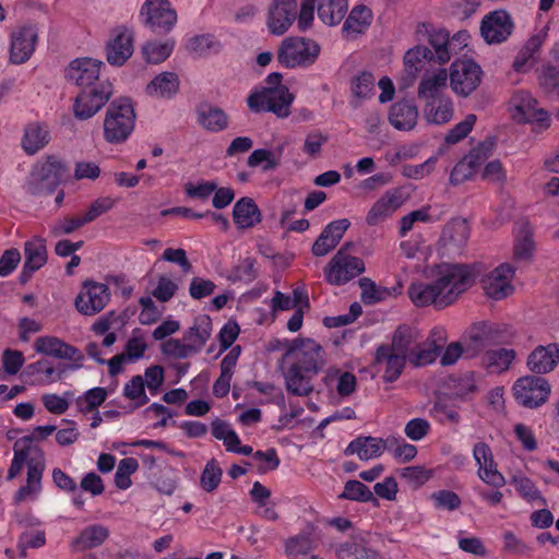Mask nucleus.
Masks as SVG:
<instances>
[{
  "instance_id": "nucleus-1",
  "label": "nucleus",
  "mask_w": 559,
  "mask_h": 559,
  "mask_svg": "<svg viewBox=\"0 0 559 559\" xmlns=\"http://www.w3.org/2000/svg\"><path fill=\"white\" fill-rule=\"evenodd\" d=\"M483 272L481 264L442 263L435 271V278L429 283H413L408 296L417 307L433 305L442 309L452 305L467 290Z\"/></svg>"
},
{
  "instance_id": "nucleus-2",
  "label": "nucleus",
  "mask_w": 559,
  "mask_h": 559,
  "mask_svg": "<svg viewBox=\"0 0 559 559\" xmlns=\"http://www.w3.org/2000/svg\"><path fill=\"white\" fill-rule=\"evenodd\" d=\"M285 360L292 364L284 374L286 390L296 396H307L313 391L312 378L325 365L322 346L312 338H295L285 342Z\"/></svg>"
},
{
  "instance_id": "nucleus-3",
  "label": "nucleus",
  "mask_w": 559,
  "mask_h": 559,
  "mask_svg": "<svg viewBox=\"0 0 559 559\" xmlns=\"http://www.w3.org/2000/svg\"><path fill=\"white\" fill-rule=\"evenodd\" d=\"M135 111L129 98L111 102L104 119V139L110 144L126 142L134 130Z\"/></svg>"
},
{
  "instance_id": "nucleus-4",
  "label": "nucleus",
  "mask_w": 559,
  "mask_h": 559,
  "mask_svg": "<svg viewBox=\"0 0 559 559\" xmlns=\"http://www.w3.org/2000/svg\"><path fill=\"white\" fill-rule=\"evenodd\" d=\"M294 99L287 86L261 87L251 91L247 97V106L254 114L267 111L278 118H287Z\"/></svg>"
},
{
  "instance_id": "nucleus-5",
  "label": "nucleus",
  "mask_w": 559,
  "mask_h": 559,
  "mask_svg": "<svg viewBox=\"0 0 559 559\" xmlns=\"http://www.w3.org/2000/svg\"><path fill=\"white\" fill-rule=\"evenodd\" d=\"M320 51V45L311 38L287 37L278 48L277 61L288 69L306 68L317 61Z\"/></svg>"
},
{
  "instance_id": "nucleus-6",
  "label": "nucleus",
  "mask_w": 559,
  "mask_h": 559,
  "mask_svg": "<svg viewBox=\"0 0 559 559\" xmlns=\"http://www.w3.org/2000/svg\"><path fill=\"white\" fill-rule=\"evenodd\" d=\"M461 338L465 345V358L471 359L484 355L490 346L498 345L502 333L492 322L477 321L464 331Z\"/></svg>"
},
{
  "instance_id": "nucleus-7",
  "label": "nucleus",
  "mask_w": 559,
  "mask_h": 559,
  "mask_svg": "<svg viewBox=\"0 0 559 559\" xmlns=\"http://www.w3.org/2000/svg\"><path fill=\"white\" fill-rule=\"evenodd\" d=\"M140 19L151 32L166 35L177 23V12L169 0H145L140 9Z\"/></svg>"
},
{
  "instance_id": "nucleus-8",
  "label": "nucleus",
  "mask_w": 559,
  "mask_h": 559,
  "mask_svg": "<svg viewBox=\"0 0 559 559\" xmlns=\"http://www.w3.org/2000/svg\"><path fill=\"white\" fill-rule=\"evenodd\" d=\"M112 92V84L108 80L82 88L73 103L75 118L87 120L95 116L109 100Z\"/></svg>"
},
{
  "instance_id": "nucleus-9",
  "label": "nucleus",
  "mask_w": 559,
  "mask_h": 559,
  "mask_svg": "<svg viewBox=\"0 0 559 559\" xmlns=\"http://www.w3.org/2000/svg\"><path fill=\"white\" fill-rule=\"evenodd\" d=\"M483 74L480 66L474 60L457 59L450 67V86L456 95L467 97L480 85Z\"/></svg>"
},
{
  "instance_id": "nucleus-10",
  "label": "nucleus",
  "mask_w": 559,
  "mask_h": 559,
  "mask_svg": "<svg viewBox=\"0 0 559 559\" xmlns=\"http://www.w3.org/2000/svg\"><path fill=\"white\" fill-rule=\"evenodd\" d=\"M365 271L364 261L342 247L324 269L326 281L336 286L348 283Z\"/></svg>"
},
{
  "instance_id": "nucleus-11",
  "label": "nucleus",
  "mask_w": 559,
  "mask_h": 559,
  "mask_svg": "<svg viewBox=\"0 0 559 559\" xmlns=\"http://www.w3.org/2000/svg\"><path fill=\"white\" fill-rule=\"evenodd\" d=\"M63 173V163L49 156L44 164L32 171L27 181V191L33 195L52 193L61 182Z\"/></svg>"
},
{
  "instance_id": "nucleus-12",
  "label": "nucleus",
  "mask_w": 559,
  "mask_h": 559,
  "mask_svg": "<svg viewBox=\"0 0 559 559\" xmlns=\"http://www.w3.org/2000/svg\"><path fill=\"white\" fill-rule=\"evenodd\" d=\"M550 391L548 380L534 374L518 379L513 385L516 402L527 408H537L545 404Z\"/></svg>"
},
{
  "instance_id": "nucleus-13",
  "label": "nucleus",
  "mask_w": 559,
  "mask_h": 559,
  "mask_svg": "<svg viewBox=\"0 0 559 559\" xmlns=\"http://www.w3.org/2000/svg\"><path fill=\"white\" fill-rule=\"evenodd\" d=\"M133 44L134 33L130 27H115L105 47L107 62L114 67H122L133 53Z\"/></svg>"
},
{
  "instance_id": "nucleus-14",
  "label": "nucleus",
  "mask_w": 559,
  "mask_h": 559,
  "mask_svg": "<svg viewBox=\"0 0 559 559\" xmlns=\"http://www.w3.org/2000/svg\"><path fill=\"white\" fill-rule=\"evenodd\" d=\"M38 40V29L33 24L17 26L10 36L9 60L13 64H22L31 59Z\"/></svg>"
},
{
  "instance_id": "nucleus-15",
  "label": "nucleus",
  "mask_w": 559,
  "mask_h": 559,
  "mask_svg": "<svg viewBox=\"0 0 559 559\" xmlns=\"http://www.w3.org/2000/svg\"><path fill=\"white\" fill-rule=\"evenodd\" d=\"M514 22L507 10L499 9L486 14L480 23V34L489 44L504 43L513 33Z\"/></svg>"
},
{
  "instance_id": "nucleus-16",
  "label": "nucleus",
  "mask_w": 559,
  "mask_h": 559,
  "mask_svg": "<svg viewBox=\"0 0 559 559\" xmlns=\"http://www.w3.org/2000/svg\"><path fill=\"white\" fill-rule=\"evenodd\" d=\"M515 269L510 263H501L481 278L486 296L501 300L514 292L512 280Z\"/></svg>"
},
{
  "instance_id": "nucleus-17",
  "label": "nucleus",
  "mask_w": 559,
  "mask_h": 559,
  "mask_svg": "<svg viewBox=\"0 0 559 559\" xmlns=\"http://www.w3.org/2000/svg\"><path fill=\"white\" fill-rule=\"evenodd\" d=\"M109 297L108 287L105 284L87 281L75 298V307L84 316H94L106 307Z\"/></svg>"
},
{
  "instance_id": "nucleus-18",
  "label": "nucleus",
  "mask_w": 559,
  "mask_h": 559,
  "mask_svg": "<svg viewBox=\"0 0 559 559\" xmlns=\"http://www.w3.org/2000/svg\"><path fill=\"white\" fill-rule=\"evenodd\" d=\"M114 204L115 200L109 197L98 198L90 205L85 212L79 213L71 217H66L58 222L53 227V231L56 234H71L75 229L90 222H93L98 216L109 211Z\"/></svg>"
},
{
  "instance_id": "nucleus-19",
  "label": "nucleus",
  "mask_w": 559,
  "mask_h": 559,
  "mask_svg": "<svg viewBox=\"0 0 559 559\" xmlns=\"http://www.w3.org/2000/svg\"><path fill=\"white\" fill-rule=\"evenodd\" d=\"M297 0H273L267 14V28L273 35H283L297 17Z\"/></svg>"
},
{
  "instance_id": "nucleus-20",
  "label": "nucleus",
  "mask_w": 559,
  "mask_h": 559,
  "mask_svg": "<svg viewBox=\"0 0 559 559\" xmlns=\"http://www.w3.org/2000/svg\"><path fill=\"white\" fill-rule=\"evenodd\" d=\"M104 62L97 59L84 57L76 58L66 69V78L82 88L102 81L99 78L100 68Z\"/></svg>"
},
{
  "instance_id": "nucleus-21",
  "label": "nucleus",
  "mask_w": 559,
  "mask_h": 559,
  "mask_svg": "<svg viewBox=\"0 0 559 559\" xmlns=\"http://www.w3.org/2000/svg\"><path fill=\"white\" fill-rule=\"evenodd\" d=\"M80 367V364H75L71 366L59 365L55 368L48 360L40 359L27 365L22 372V377L31 384H49L61 380L68 369H76Z\"/></svg>"
},
{
  "instance_id": "nucleus-22",
  "label": "nucleus",
  "mask_w": 559,
  "mask_h": 559,
  "mask_svg": "<svg viewBox=\"0 0 559 559\" xmlns=\"http://www.w3.org/2000/svg\"><path fill=\"white\" fill-rule=\"evenodd\" d=\"M559 365V344L536 346L526 358V366L534 376L551 372Z\"/></svg>"
},
{
  "instance_id": "nucleus-23",
  "label": "nucleus",
  "mask_w": 559,
  "mask_h": 559,
  "mask_svg": "<svg viewBox=\"0 0 559 559\" xmlns=\"http://www.w3.org/2000/svg\"><path fill=\"white\" fill-rule=\"evenodd\" d=\"M393 443H396V438L394 437H389L384 440L374 437H358L347 445L344 454H357L361 461H368L379 457L384 450H391Z\"/></svg>"
},
{
  "instance_id": "nucleus-24",
  "label": "nucleus",
  "mask_w": 559,
  "mask_h": 559,
  "mask_svg": "<svg viewBox=\"0 0 559 559\" xmlns=\"http://www.w3.org/2000/svg\"><path fill=\"white\" fill-rule=\"evenodd\" d=\"M36 456H31L26 485L22 486L14 495V503L19 504L27 499H35L41 489V477L45 469L44 453L36 450Z\"/></svg>"
},
{
  "instance_id": "nucleus-25",
  "label": "nucleus",
  "mask_w": 559,
  "mask_h": 559,
  "mask_svg": "<svg viewBox=\"0 0 559 559\" xmlns=\"http://www.w3.org/2000/svg\"><path fill=\"white\" fill-rule=\"evenodd\" d=\"M34 349L38 354L51 356L58 359H67L74 362L83 360L84 356L74 346L56 336H39L34 342Z\"/></svg>"
},
{
  "instance_id": "nucleus-26",
  "label": "nucleus",
  "mask_w": 559,
  "mask_h": 559,
  "mask_svg": "<svg viewBox=\"0 0 559 559\" xmlns=\"http://www.w3.org/2000/svg\"><path fill=\"white\" fill-rule=\"evenodd\" d=\"M403 204L402 193L399 189L386 191L377 200L366 216L369 226H376L385 221Z\"/></svg>"
},
{
  "instance_id": "nucleus-27",
  "label": "nucleus",
  "mask_w": 559,
  "mask_h": 559,
  "mask_svg": "<svg viewBox=\"0 0 559 559\" xmlns=\"http://www.w3.org/2000/svg\"><path fill=\"white\" fill-rule=\"evenodd\" d=\"M455 37H450V33L444 28L431 29L428 33V48L431 49L430 62L444 64L450 61L454 51Z\"/></svg>"
},
{
  "instance_id": "nucleus-28",
  "label": "nucleus",
  "mask_w": 559,
  "mask_h": 559,
  "mask_svg": "<svg viewBox=\"0 0 559 559\" xmlns=\"http://www.w3.org/2000/svg\"><path fill=\"white\" fill-rule=\"evenodd\" d=\"M418 109L413 100L404 99L394 103L389 110V122L401 131L413 130L417 123Z\"/></svg>"
},
{
  "instance_id": "nucleus-29",
  "label": "nucleus",
  "mask_w": 559,
  "mask_h": 559,
  "mask_svg": "<svg viewBox=\"0 0 559 559\" xmlns=\"http://www.w3.org/2000/svg\"><path fill=\"white\" fill-rule=\"evenodd\" d=\"M198 123L206 131L218 133L229 126L228 115L219 107L211 104H202L197 109Z\"/></svg>"
},
{
  "instance_id": "nucleus-30",
  "label": "nucleus",
  "mask_w": 559,
  "mask_h": 559,
  "mask_svg": "<svg viewBox=\"0 0 559 559\" xmlns=\"http://www.w3.org/2000/svg\"><path fill=\"white\" fill-rule=\"evenodd\" d=\"M212 331L211 318L207 314L198 316L193 324L183 333V341L190 345L194 354H198L210 340Z\"/></svg>"
},
{
  "instance_id": "nucleus-31",
  "label": "nucleus",
  "mask_w": 559,
  "mask_h": 559,
  "mask_svg": "<svg viewBox=\"0 0 559 559\" xmlns=\"http://www.w3.org/2000/svg\"><path fill=\"white\" fill-rule=\"evenodd\" d=\"M335 555L338 559H371L378 552L367 546L361 534L353 533L348 540L336 545Z\"/></svg>"
},
{
  "instance_id": "nucleus-32",
  "label": "nucleus",
  "mask_w": 559,
  "mask_h": 559,
  "mask_svg": "<svg viewBox=\"0 0 559 559\" xmlns=\"http://www.w3.org/2000/svg\"><path fill=\"white\" fill-rule=\"evenodd\" d=\"M261 211L248 197L239 199L233 207V221L238 229L251 228L261 222Z\"/></svg>"
},
{
  "instance_id": "nucleus-33",
  "label": "nucleus",
  "mask_w": 559,
  "mask_h": 559,
  "mask_svg": "<svg viewBox=\"0 0 559 559\" xmlns=\"http://www.w3.org/2000/svg\"><path fill=\"white\" fill-rule=\"evenodd\" d=\"M179 78L175 72L165 71L156 75L147 85L146 94L153 97L170 99L179 91Z\"/></svg>"
},
{
  "instance_id": "nucleus-34",
  "label": "nucleus",
  "mask_w": 559,
  "mask_h": 559,
  "mask_svg": "<svg viewBox=\"0 0 559 559\" xmlns=\"http://www.w3.org/2000/svg\"><path fill=\"white\" fill-rule=\"evenodd\" d=\"M448 73L445 69H440L432 75L425 76L418 85V97L425 99L426 103L439 98H445L443 90L445 88Z\"/></svg>"
},
{
  "instance_id": "nucleus-35",
  "label": "nucleus",
  "mask_w": 559,
  "mask_h": 559,
  "mask_svg": "<svg viewBox=\"0 0 559 559\" xmlns=\"http://www.w3.org/2000/svg\"><path fill=\"white\" fill-rule=\"evenodd\" d=\"M406 357L392 352L389 345H381L376 353L377 362H385L383 379L386 382H394L401 376L406 364Z\"/></svg>"
},
{
  "instance_id": "nucleus-36",
  "label": "nucleus",
  "mask_w": 559,
  "mask_h": 559,
  "mask_svg": "<svg viewBox=\"0 0 559 559\" xmlns=\"http://www.w3.org/2000/svg\"><path fill=\"white\" fill-rule=\"evenodd\" d=\"M50 141V133L46 124L29 123L24 129L22 139L23 150L32 155L45 147Z\"/></svg>"
},
{
  "instance_id": "nucleus-37",
  "label": "nucleus",
  "mask_w": 559,
  "mask_h": 559,
  "mask_svg": "<svg viewBox=\"0 0 559 559\" xmlns=\"http://www.w3.org/2000/svg\"><path fill=\"white\" fill-rule=\"evenodd\" d=\"M372 16V11L368 7L355 5L343 24L342 33L345 36L364 33L370 26Z\"/></svg>"
},
{
  "instance_id": "nucleus-38",
  "label": "nucleus",
  "mask_w": 559,
  "mask_h": 559,
  "mask_svg": "<svg viewBox=\"0 0 559 559\" xmlns=\"http://www.w3.org/2000/svg\"><path fill=\"white\" fill-rule=\"evenodd\" d=\"M175 45L174 38L147 40L143 44L141 52L147 63L159 64L170 57Z\"/></svg>"
},
{
  "instance_id": "nucleus-39",
  "label": "nucleus",
  "mask_w": 559,
  "mask_h": 559,
  "mask_svg": "<svg viewBox=\"0 0 559 559\" xmlns=\"http://www.w3.org/2000/svg\"><path fill=\"white\" fill-rule=\"evenodd\" d=\"M222 48V43L212 34L193 35L186 43L187 51L199 58L216 55Z\"/></svg>"
},
{
  "instance_id": "nucleus-40",
  "label": "nucleus",
  "mask_w": 559,
  "mask_h": 559,
  "mask_svg": "<svg viewBox=\"0 0 559 559\" xmlns=\"http://www.w3.org/2000/svg\"><path fill=\"white\" fill-rule=\"evenodd\" d=\"M433 335H438L439 344H437V340H432L423 345L417 343L408 359L413 365L424 366L436 360L441 352L445 337L442 331L435 332Z\"/></svg>"
},
{
  "instance_id": "nucleus-41",
  "label": "nucleus",
  "mask_w": 559,
  "mask_h": 559,
  "mask_svg": "<svg viewBox=\"0 0 559 559\" xmlns=\"http://www.w3.org/2000/svg\"><path fill=\"white\" fill-rule=\"evenodd\" d=\"M348 10V0H320L318 16L322 23L335 26L342 22Z\"/></svg>"
},
{
  "instance_id": "nucleus-42",
  "label": "nucleus",
  "mask_w": 559,
  "mask_h": 559,
  "mask_svg": "<svg viewBox=\"0 0 559 559\" xmlns=\"http://www.w3.org/2000/svg\"><path fill=\"white\" fill-rule=\"evenodd\" d=\"M316 544L310 535L300 534L289 538L285 545L286 555L290 559H322L313 554Z\"/></svg>"
},
{
  "instance_id": "nucleus-43",
  "label": "nucleus",
  "mask_w": 559,
  "mask_h": 559,
  "mask_svg": "<svg viewBox=\"0 0 559 559\" xmlns=\"http://www.w3.org/2000/svg\"><path fill=\"white\" fill-rule=\"evenodd\" d=\"M424 116L430 123H447L453 117V103L450 97L427 102L424 108Z\"/></svg>"
},
{
  "instance_id": "nucleus-44",
  "label": "nucleus",
  "mask_w": 559,
  "mask_h": 559,
  "mask_svg": "<svg viewBox=\"0 0 559 559\" xmlns=\"http://www.w3.org/2000/svg\"><path fill=\"white\" fill-rule=\"evenodd\" d=\"M469 238V225L466 219L454 218L443 228L439 245H465Z\"/></svg>"
},
{
  "instance_id": "nucleus-45",
  "label": "nucleus",
  "mask_w": 559,
  "mask_h": 559,
  "mask_svg": "<svg viewBox=\"0 0 559 559\" xmlns=\"http://www.w3.org/2000/svg\"><path fill=\"white\" fill-rule=\"evenodd\" d=\"M376 79L372 73L362 71L350 81V90L355 100H352L354 107H358L360 102L370 98L374 94Z\"/></svg>"
},
{
  "instance_id": "nucleus-46",
  "label": "nucleus",
  "mask_w": 559,
  "mask_h": 559,
  "mask_svg": "<svg viewBox=\"0 0 559 559\" xmlns=\"http://www.w3.org/2000/svg\"><path fill=\"white\" fill-rule=\"evenodd\" d=\"M515 357L513 349H488L481 356V365L495 372L507 370Z\"/></svg>"
},
{
  "instance_id": "nucleus-47",
  "label": "nucleus",
  "mask_w": 559,
  "mask_h": 559,
  "mask_svg": "<svg viewBox=\"0 0 559 559\" xmlns=\"http://www.w3.org/2000/svg\"><path fill=\"white\" fill-rule=\"evenodd\" d=\"M416 344L414 331L408 326L400 325L393 334L392 344L389 345V348L393 353L409 359V355L414 352Z\"/></svg>"
},
{
  "instance_id": "nucleus-48",
  "label": "nucleus",
  "mask_w": 559,
  "mask_h": 559,
  "mask_svg": "<svg viewBox=\"0 0 559 559\" xmlns=\"http://www.w3.org/2000/svg\"><path fill=\"white\" fill-rule=\"evenodd\" d=\"M108 537V530L102 525H92L82 531L73 542L80 549H90L102 545Z\"/></svg>"
},
{
  "instance_id": "nucleus-49",
  "label": "nucleus",
  "mask_w": 559,
  "mask_h": 559,
  "mask_svg": "<svg viewBox=\"0 0 559 559\" xmlns=\"http://www.w3.org/2000/svg\"><path fill=\"white\" fill-rule=\"evenodd\" d=\"M542 41L537 36L531 37L515 56L512 68L515 72H526L530 69V62L539 51Z\"/></svg>"
},
{
  "instance_id": "nucleus-50",
  "label": "nucleus",
  "mask_w": 559,
  "mask_h": 559,
  "mask_svg": "<svg viewBox=\"0 0 559 559\" xmlns=\"http://www.w3.org/2000/svg\"><path fill=\"white\" fill-rule=\"evenodd\" d=\"M350 222L347 218H340L330 222L316 239L313 245H338L345 231L349 228Z\"/></svg>"
},
{
  "instance_id": "nucleus-51",
  "label": "nucleus",
  "mask_w": 559,
  "mask_h": 559,
  "mask_svg": "<svg viewBox=\"0 0 559 559\" xmlns=\"http://www.w3.org/2000/svg\"><path fill=\"white\" fill-rule=\"evenodd\" d=\"M338 499L377 503L373 492L365 484L356 479L345 483L344 490L338 495Z\"/></svg>"
},
{
  "instance_id": "nucleus-52",
  "label": "nucleus",
  "mask_w": 559,
  "mask_h": 559,
  "mask_svg": "<svg viewBox=\"0 0 559 559\" xmlns=\"http://www.w3.org/2000/svg\"><path fill=\"white\" fill-rule=\"evenodd\" d=\"M21 441H16L14 443V455L8 471V480H12L17 475H20L22 469L24 468V465L26 464L28 466V461L31 459L29 454L32 452L36 453V450H39L38 448H33L31 445L21 447ZM36 455L37 454H35L34 456Z\"/></svg>"
},
{
  "instance_id": "nucleus-53",
  "label": "nucleus",
  "mask_w": 559,
  "mask_h": 559,
  "mask_svg": "<svg viewBox=\"0 0 559 559\" xmlns=\"http://www.w3.org/2000/svg\"><path fill=\"white\" fill-rule=\"evenodd\" d=\"M531 102L535 103V100L526 93H519L518 95H515L513 97L514 108L520 115H522V118L524 120H531L534 118L542 124L543 123L547 124V122H548L547 111L543 110V109H538V110H535L533 114H531V111H530Z\"/></svg>"
},
{
  "instance_id": "nucleus-54",
  "label": "nucleus",
  "mask_w": 559,
  "mask_h": 559,
  "mask_svg": "<svg viewBox=\"0 0 559 559\" xmlns=\"http://www.w3.org/2000/svg\"><path fill=\"white\" fill-rule=\"evenodd\" d=\"M539 86L548 94L557 93L559 98V66L546 63L537 70Z\"/></svg>"
},
{
  "instance_id": "nucleus-55",
  "label": "nucleus",
  "mask_w": 559,
  "mask_h": 559,
  "mask_svg": "<svg viewBox=\"0 0 559 559\" xmlns=\"http://www.w3.org/2000/svg\"><path fill=\"white\" fill-rule=\"evenodd\" d=\"M495 146L493 139H486L473 147L463 158L476 171L492 155Z\"/></svg>"
},
{
  "instance_id": "nucleus-56",
  "label": "nucleus",
  "mask_w": 559,
  "mask_h": 559,
  "mask_svg": "<svg viewBox=\"0 0 559 559\" xmlns=\"http://www.w3.org/2000/svg\"><path fill=\"white\" fill-rule=\"evenodd\" d=\"M431 49L427 46H415L408 49L404 56V66L406 71L414 74L420 70L426 62H430Z\"/></svg>"
},
{
  "instance_id": "nucleus-57",
  "label": "nucleus",
  "mask_w": 559,
  "mask_h": 559,
  "mask_svg": "<svg viewBox=\"0 0 559 559\" xmlns=\"http://www.w3.org/2000/svg\"><path fill=\"white\" fill-rule=\"evenodd\" d=\"M223 476V469L221 468L218 462L215 459H211L205 464L201 476H200V486L206 492L214 491L218 485L221 484Z\"/></svg>"
},
{
  "instance_id": "nucleus-58",
  "label": "nucleus",
  "mask_w": 559,
  "mask_h": 559,
  "mask_svg": "<svg viewBox=\"0 0 559 559\" xmlns=\"http://www.w3.org/2000/svg\"><path fill=\"white\" fill-rule=\"evenodd\" d=\"M359 287L361 289V300L366 305L380 302L390 296V290L388 288L378 286L368 277L359 280Z\"/></svg>"
},
{
  "instance_id": "nucleus-59",
  "label": "nucleus",
  "mask_w": 559,
  "mask_h": 559,
  "mask_svg": "<svg viewBox=\"0 0 559 559\" xmlns=\"http://www.w3.org/2000/svg\"><path fill=\"white\" fill-rule=\"evenodd\" d=\"M247 165L251 168L262 166L263 171H271L281 165L280 157L266 148L254 150L247 159Z\"/></svg>"
},
{
  "instance_id": "nucleus-60",
  "label": "nucleus",
  "mask_w": 559,
  "mask_h": 559,
  "mask_svg": "<svg viewBox=\"0 0 559 559\" xmlns=\"http://www.w3.org/2000/svg\"><path fill=\"white\" fill-rule=\"evenodd\" d=\"M123 394L127 399L134 401L136 407L145 405L148 397L145 393L144 378L140 374L132 377L124 384Z\"/></svg>"
},
{
  "instance_id": "nucleus-61",
  "label": "nucleus",
  "mask_w": 559,
  "mask_h": 559,
  "mask_svg": "<svg viewBox=\"0 0 559 559\" xmlns=\"http://www.w3.org/2000/svg\"><path fill=\"white\" fill-rule=\"evenodd\" d=\"M139 463L134 457L122 459L115 474V484L119 489H127L131 486L130 476L136 472Z\"/></svg>"
},
{
  "instance_id": "nucleus-62",
  "label": "nucleus",
  "mask_w": 559,
  "mask_h": 559,
  "mask_svg": "<svg viewBox=\"0 0 559 559\" xmlns=\"http://www.w3.org/2000/svg\"><path fill=\"white\" fill-rule=\"evenodd\" d=\"M476 120V115H467L463 121L456 123L452 129L449 130L444 138L445 143L456 144L465 139L472 132Z\"/></svg>"
},
{
  "instance_id": "nucleus-63",
  "label": "nucleus",
  "mask_w": 559,
  "mask_h": 559,
  "mask_svg": "<svg viewBox=\"0 0 559 559\" xmlns=\"http://www.w3.org/2000/svg\"><path fill=\"white\" fill-rule=\"evenodd\" d=\"M481 179L484 181L504 187L507 183V170L499 159H493L485 164L481 171Z\"/></svg>"
},
{
  "instance_id": "nucleus-64",
  "label": "nucleus",
  "mask_w": 559,
  "mask_h": 559,
  "mask_svg": "<svg viewBox=\"0 0 559 559\" xmlns=\"http://www.w3.org/2000/svg\"><path fill=\"white\" fill-rule=\"evenodd\" d=\"M511 484L514 486L515 490L527 501L540 500L545 502L540 491L528 477L524 475H514L511 479Z\"/></svg>"
}]
</instances>
